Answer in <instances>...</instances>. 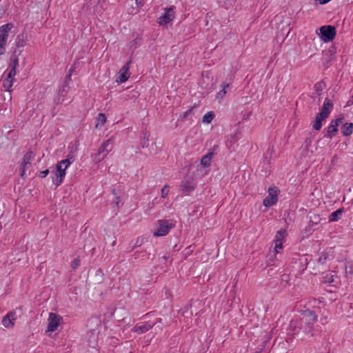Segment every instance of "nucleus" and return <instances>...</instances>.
Here are the masks:
<instances>
[{"instance_id":"20","label":"nucleus","mask_w":353,"mask_h":353,"mask_svg":"<svg viewBox=\"0 0 353 353\" xmlns=\"http://www.w3.org/2000/svg\"><path fill=\"white\" fill-rule=\"evenodd\" d=\"M323 220L325 221V218H321L319 214L310 212V223L312 226L316 225Z\"/></svg>"},{"instance_id":"41","label":"nucleus","mask_w":353,"mask_h":353,"mask_svg":"<svg viewBox=\"0 0 353 353\" xmlns=\"http://www.w3.org/2000/svg\"><path fill=\"white\" fill-rule=\"evenodd\" d=\"M168 256H163L162 257V259H163V261H167V260H168Z\"/></svg>"},{"instance_id":"31","label":"nucleus","mask_w":353,"mask_h":353,"mask_svg":"<svg viewBox=\"0 0 353 353\" xmlns=\"http://www.w3.org/2000/svg\"><path fill=\"white\" fill-rule=\"evenodd\" d=\"M321 127H322L321 123L319 121L314 120V121L312 124L313 129H314L315 130H320Z\"/></svg>"},{"instance_id":"2","label":"nucleus","mask_w":353,"mask_h":353,"mask_svg":"<svg viewBox=\"0 0 353 353\" xmlns=\"http://www.w3.org/2000/svg\"><path fill=\"white\" fill-rule=\"evenodd\" d=\"M74 161L73 157H68L66 159L59 161L56 165L55 177L52 179L53 183L59 186L65 176L66 169Z\"/></svg>"},{"instance_id":"33","label":"nucleus","mask_w":353,"mask_h":353,"mask_svg":"<svg viewBox=\"0 0 353 353\" xmlns=\"http://www.w3.org/2000/svg\"><path fill=\"white\" fill-rule=\"evenodd\" d=\"M192 110H193V108H191L188 109L187 111H185L183 113V119L187 118L192 113Z\"/></svg>"},{"instance_id":"7","label":"nucleus","mask_w":353,"mask_h":353,"mask_svg":"<svg viewBox=\"0 0 353 353\" xmlns=\"http://www.w3.org/2000/svg\"><path fill=\"white\" fill-rule=\"evenodd\" d=\"M321 39L325 42L332 41L336 34V29L332 26H323L320 28Z\"/></svg>"},{"instance_id":"25","label":"nucleus","mask_w":353,"mask_h":353,"mask_svg":"<svg viewBox=\"0 0 353 353\" xmlns=\"http://www.w3.org/2000/svg\"><path fill=\"white\" fill-rule=\"evenodd\" d=\"M214 117V114L212 112H208L203 117L202 121L205 123H210Z\"/></svg>"},{"instance_id":"36","label":"nucleus","mask_w":353,"mask_h":353,"mask_svg":"<svg viewBox=\"0 0 353 353\" xmlns=\"http://www.w3.org/2000/svg\"><path fill=\"white\" fill-rule=\"evenodd\" d=\"M48 173H49V170L47 169L43 171H41L39 174V176L42 178H44L48 174Z\"/></svg>"},{"instance_id":"15","label":"nucleus","mask_w":353,"mask_h":353,"mask_svg":"<svg viewBox=\"0 0 353 353\" xmlns=\"http://www.w3.org/2000/svg\"><path fill=\"white\" fill-rule=\"evenodd\" d=\"M21 54V50H15L14 51L13 55L10 57V61L9 63V68H14L17 69V68L19 66V59L18 56Z\"/></svg>"},{"instance_id":"23","label":"nucleus","mask_w":353,"mask_h":353,"mask_svg":"<svg viewBox=\"0 0 353 353\" xmlns=\"http://www.w3.org/2000/svg\"><path fill=\"white\" fill-rule=\"evenodd\" d=\"M341 132L345 137L350 135L353 132V123H345L341 128Z\"/></svg>"},{"instance_id":"19","label":"nucleus","mask_w":353,"mask_h":353,"mask_svg":"<svg viewBox=\"0 0 353 353\" xmlns=\"http://www.w3.org/2000/svg\"><path fill=\"white\" fill-rule=\"evenodd\" d=\"M332 106L333 105L330 100H329L328 99H325L321 112L323 113L324 115H325L327 117Z\"/></svg>"},{"instance_id":"1","label":"nucleus","mask_w":353,"mask_h":353,"mask_svg":"<svg viewBox=\"0 0 353 353\" xmlns=\"http://www.w3.org/2000/svg\"><path fill=\"white\" fill-rule=\"evenodd\" d=\"M317 321V316L314 312L311 310H305L302 314V317L300 319H293L290 323V330L291 331H296V327L299 324H307V330L310 331L313 329L314 323Z\"/></svg>"},{"instance_id":"38","label":"nucleus","mask_w":353,"mask_h":353,"mask_svg":"<svg viewBox=\"0 0 353 353\" xmlns=\"http://www.w3.org/2000/svg\"><path fill=\"white\" fill-rule=\"evenodd\" d=\"M343 121V118H338L335 120H332V121H333L335 124H337V125H339L340 123H342Z\"/></svg>"},{"instance_id":"40","label":"nucleus","mask_w":353,"mask_h":353,"mask_svg":"<svg viewBox=\"0 0 353 353\" xmlns=\"http://www.w3.org/2000/svg\"><path fill=\"white\" fill-rule=\"evenodd\" d=\"M137 5H143V0H135Z\"/></svg>"},{"instance_id":"6","label":"nucleus","mask_w":353,"mask_h":353,"mask_svg":"<svg viewBox=\"0 0 353 353\" xmlns=\"http://www.w3.org/2000/svg\"><path fill=\"white\" fill-rule=\"evenodd\" d=\"M279 189L275 187H270L268 189V196L263 200V205L265 207H270L274 205L278 201Z\"/></svg>"},{"instance_id":"21","label":"nucleus","mask_w":353,"mask_h":353,"mask_svg":"<svg viewBox=\"0 0 353 353\" xmlns=\"http://www.w3.org/2000/svg\"><path fill=\"white\" fill-rule=\"evenodd\" d=\"M213 152H208L201 159V164L204 167H209L211 165Z\"/></svg>"},{"instance_id":"26","label":"nucleus","mask_w":353,"mask_h":353,"mask_svg":"<svg viewBox=\"0 0 353 353\" xmlns=\"http://www.w3.org/2000/svg\"><path fill=\"white\" fill-rule=\"evenodd\" d=\"M105 121V115L103 113H99L97 117V123L96 124V128H97L99 125H103Z\"/></svg>"},{"instance_id":"4","label":"nucleus","mask_w":353,"mask_h":353,"mask_svg":"<svg viewBox=\"0 0 353 353\" xmlns=\"http://www.w3.org/2000/svg\"><path fill=\"white\" fill-rule=\"evenodd\" d=\"M12 23H6L0 27V55L5 54L6 45L8 37V33L12 28Z\"/></svg>"},{"instance_id":"22","label":"nucleus","mask_w":353,"mask_h":353,"mask_svg":"<svg viewBox=\"0 0 353 353\" xmlns=\"http://www.w3.org/2000/svg\"><path fill=\"white\" fill-rule=\"evenodd\" d=\"M338 125L335 124L333 121H331L330 124L327 128V137L329 138H332L336 133L338 130Z\"/></svg>"},{"instance_id":"43","label":"nucleus","mask_w":353,"mask_h":353,"mask_svg":"<svg viewBox=\"0 0 353 353\" xmlns=\"http://www.w3.org/2000/svg\"><path fill=\"white\" fill-rule=\"evenodd\" d=\"M116 204H117V205H118V204H119V199H118V198H117Z\"/></svg>"},{"instance_id":"34","label":"nucleus","mask_w":353,"mask_h":353,"mask_svg":"<svg viewBox=\"0 0 353 353\" xmlns=\"http://www.w3.org/2000/svg\"><path fill=\"white\" fill-rule=\"evenodd\" d=\"M327 257L326 256L323 254H322L319 259V263H321V264H323L326 260Z\"/></svg>"},{"instance_id":"3","label":"nucleus","mask_w":353,"mask_h":353,"mask_svg":"<svg viewBox=\"0 0 353 353\" xmlns=\"http://www.w3.org/2000/svg\"><path fill=\"white\" fill-rule=\"evenodd\" d=\"M113 148V142L112 139L105 141L99 148L97 153L93 155L92 159L95 163L101 162Z\"/></svg>"},{"instance_id":"29","label":"nucleus","mask_w":353,"mask_h":353,"mask_svg":"<svg viewBox=\"0 0 353 353\" xmlns=\"http://www.w3.org/2000/svg\"><path fill=\"white\" fill-rule=\"evenodd\" d=\"M81 264V260L79 258L75 259L71 263V267L75 270L77 269Z\"/></svg>"},{"instance_id":"8","label":"nucleus","mask_w":353,"mask_h":353,"mask_svg":"<svg viewBox=\"0 0 353 353\" xmlns=\"http://www.w3.org/2000/svg\"><path fill=\"white\" fill-rule=\"evenodd\" d=\"M61 317L55 313H50L48 316V324L47 332L55 331L60 324Z\"/></svg>"},{"instance_id":"42","label":"nucleus","mask_w":353,"mask_h":353,"mask_svg":"<svg viewBox=\"0 0 353 353\" xmlns=\"http://www.w3.org/2000/svg\"><path fill=\"white\" fill-rule=\"evenodd\" d=\"M66 92V90H65L64 89L62 90L61 94L64 96L65 93Z\"/></svg>"},{"instance_id":"24","label":"nucleus","mask_w":353,"mask_h":353,"mask_svg":"<svg viewBox=\"0 0 353 353\" xmlns=\"http://www.w3.org/2000/svg\"><path fill=\"white\" fill-rule=\"evenodd\" d=\"M343 209H338L337 210L333 212L330 215L329 220L330 221H336L339 220V216H341L343 214Z\"/></svg>"},{"instance_id":"14","label":"nucleus","mask_w":353,"mask_h":353,"mask_svg":"<svg viewBox=\"0 0 353 353\" xmlns=\"http://www.w3.org/2000/svg\"><path fill=\"white\" fill-rule=\"evenodd\" d=\"M28 34L26 32H21L19 34L15 40V45L17 48H21L26 46L28 41Z\"/></svg>"},{"instance_id":"11","label":"nucleus","mask_w":353,"mask_h":353,"mask_svg":"<svg viewBox=\"0 0 353 353\" xmlns=\"http://www.w3.org/2000/svg\"><path fill=\"white\" fill-rule=\"evenodd\" d=\"M174 18V12L172 8L166 10L165 13L159 18L158 23L161 26H164L170 22Z\"/></svg>"},{"instance_id":"17","label":"nucleus","mask_w":353,"mask_h":353,"mask_svg":"<svg viewBox=\"0 0 353 353\" xmlns=\"http://www.w3.org/2000/svg\"><path fill=\"white\" fill-rule=\"evenodd\" d=\"M34 154L32 152H31V151L28 152L24 155V157L23 158V162L21 163V166L28 168V165H30L31 163V161L34 159Z\"/></svg>"},{"instance_id":"16","label":"nucleus","mask_w":353,"mask_h":353,"mask_svg":"<svg viewBox=\"0 0 353 353\" xmlns=\"http://www.w3.org/2000/svg\"><path fill=\"white\" fill-rule=\"evenodd\" d=\"M293 332V334H299L300 332H302L303 334H301V336L302 337H304L305 335H308L310 334V336H312V329H311L310 331H307V324H304L303 323L302 325L301 324H299V327H296V331H292Z\"/></svg>"},{"instance_id":"39","label":"nucleus","mask_w":353,"mask_h":353,"mask_svg":"<svg viewBox=\"0 0 353 353\" xmlns=\"http://www.w3.org/2000/svg\"><path fill=\"white\" fill-rule=\"evenodd\" d=\"M225 95V94L224 93V92H223L222 90L219 91L218 93H217V96L216 97L219 98V99H222L224 96Z\"/></svg>"},{"instance_id":"13","label":"nucleus","mask_w":353,"mask_h":353,"mask_svg":"<svg viewBox=\"0 0 353 353\" xmlns=\"http://www.w3.org/2000/svg\"><path fill=\"white\" fill-rule=\"evenodd\" d=\"M153 326L154 324H151L150 322H144L142 324H137L132 331L138 334H143L150 330Z\"/></svg>"},{"instance_id":"18","label":"nucleus","mask_w":353,"mask_h":353,"mask_svg":"<svg viewBox=\"0 0 353 353\" xmlns=\"http://www.w3.org/2000/svg\"><path fill=\"white\" fill-rule=\"evenodd\" d=\"M15 81V78H8V75L6 74V77L3 81V85L6 88V91L11 92L12 87L13 85L14 82Z\"/></svg>"},{"instance_id":"35","label":"nucleus","mask_w":353,"mask_h":353,"mask_svg":"<svg viewBox=\"0 0 353 353\" xmlns=\"http://www.w3.org/2000/svg\"><path fill=\"white\" fill-rule=\"evenodd\" d=\"M26 169V168L20 165V176L21 177H24Z\"/></svg>"},{"instance_id":"27","label":"nucleus","mask_w":353,"mask_h":353,"mask_svg":"<svg viewBox=\"0 0 353 353\" xmlns=\"http://www.w3.org/2000/svg\"><path fill=\"white\" fill-rule=\"evenodd\" d=\"M334 277H335V276L334 274H327L325 276V282H327V283H334Z\"/></svg>"},{"instance_id":"5","label":"nucleus","mask_w":353,"mask_h":353,"mask_svg":"<svg viewBox=\"0 0 353 353\" xmlns=\"http://www.w3.org/2000/svg\"><path fill=\"white\" fill-rule=\"evenodd\" d=\"M157 230L154 233L155 236H163L168 234L169 231L174 227V224L168 220H159Z\"/></svg>"},{"instance_id":"32","label":"nucleus","mask_w":353,"mask_h":353,"mask_svg":"<svg viewBox=\"0 0 353 353\" xmlns=\"http://www.w3.org/2000/svg\"><path fill=\"white\" fill-rule=\"evenodd\" d=\"M327 117L324 115L323 113H321V112L318 113L316 116L315 120L319 121L321 123V121L324 119H325Z\"/></svg>"},{"instance_id":"9","label":"nucleus","mask_w":353,"mask_h":353,"mask_svg":"<svg viewBox=\"0 0 353 353\" xmlns=\"http://www.w3.org/2000/svg\"><path fill=\"white\" fill-rule=\"evenodd\" d=\"M130 63H131V61H129L119 70V77L117 79V82L124 83L129 79V77L130 76V72H129Z\"/></svg>"},{"instance_id":"12","label":"nucleus","mask_w":353,"mask_h":353,"mask_svg":"<svg viewBox=\"0 0 353 353\" xmlns=\"http://www.w3.org/2000/svg\"><path fill=\"white\" fill-rule=\"evenodd\" d=\"M285 232L286 231L285 230H281L276 234L274 239V250L276 253H279V250L282 248L283 239L284 238Z\"/></svg>"},{"instance_id":"30","label":"nucleus","mask_w":353,"mask_h":353,"mask_svg":"<svg viewBox=\"0 0 353 353\" xmlns=\"http://www.w3.org/2000/svg\"><path fill=\"white\" fill-rule=\"evenodd\" d=\"M7 75H8V78H12L15 77L16 75V69H14V68H8L7 70Z\"/></svg>"},{"instance_id":"28","label":"nucleus","mask_w":353,"mask_h":353,"mask_svg":"<svg viewBox=\"0 0 353 353\" xmlns=\"http://www.w3.org/2000/svg\"><path fill=\"white\" fill-rule=\"evenodd\" d=\"M168 192H169V186L168 185H165L161 189V197L165 198L168 196Z\"/></svg>"},{"instance_id":"10","label":"nucleus","mask_w":353,"mask_h":353,"mask_svg":"<svg viewBox=\"0 0 353 353\" xmlns=\"http://www.w3.org/2000/svg\"><path fill=\"white\" fill-rule=\"evenodd\" d=\"M16 312L10 311L3 317L2 325L6 328H12L14 325Z\"/></svg>"},{"instance_id":"37","label":"nucleus","mask_w":353,"mask_h":353,"mask_svg":"<svg viewBox=\"0 0 353 353\" xmlns=\"http://www.w3.org/2000/svg\"><path fill=\"white\" fill-rule=\"evenodd\" d=\"M222 91L224 92L225 94H226L227 91H226V88H228L229 87V83H223L222 85Z\"/></svg>"}]
</instances>
